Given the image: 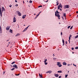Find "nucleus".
<instances>
[{"instance_id":"f257e3e1","label":"nucleus","mask_w":78,"mask_h":78,"mask_svg":"<svg viewBox=\"0 0 78 78\" xmlns=\"http://www.w3.org/2000/svg\"><path fill=\"white\" fill-rule=\"evenodd\" d=\"M57 65L59 67H61L62 66V65H61V63L60 62H57Z\"/></svg>"},{"instance_id":"f03ea898","label":"nucleus","mask_w":78,"mask_h":78,"mask_svg":"<svg viewBox=\"0 0 78 78\" xmlns=\"http://www.w3.org/2000/svg\"><path fill=\"white\" fill-rule=\"evenodd\" d=\"M17 12L18 13V15L19 16H21V13L20 12H19V11H17Z\"/></svg>"},{"instance_id":"7ed1b4c3","label":"nucleus","mask_w":78,"mask_h":78,"mask_svg":"<svg viewBox=\"0 0 78 78\" xmlns=\"http://www.w3.org/2000/svg\"><path fill=\"white\" fill-rule=\"evenodd\" d=\"M0 14L1 17H2V9H1V8H0Z\"/></svg>"},{"instance_id":"20e7f679","label":"nucleus","mask_w":78,"mask_h":78,"mask_svg":"<svg viewBox=\"0 0 78 78\" xmlns=\"http://www.w3.org/2000/svg\"><path fill=\"white\" fill-rule=\"evenodd\" d=\"M13 67H15V68L16 69H17V68H18V67H17V66L16 64H14V65H13Z\"/></svg>"},{"instance_id":"39448f33","label":"nucleus","mask_w":78,"mask_h":78,"mask_svg":"<svg viewBox=\"0 0 78 78\" xmlns=\"http://www.w3.org/2000/svg\"><path fill=\"white\" fill-rule=\"evenodd\" d=\"M65 8L66 9L69 8V5H65Z\"/></svg>"},{"instance_id":"423d86ee","label":"nucleus","mask_w":78,"mask_h":78,"mask_svg":"<svg viewBox=\"0 0 78 78\" xmlns=\"http://www.w3.org/2000/svg\"><path fill=\"white\" fill-rule=\"evenodd\" d=\"M58 9H60V8H62V6L61 5H58Z\"/></svg>"},{"instance_id":"0eeeda50","label":"nucleus","mask_w":78,"mask_h":78,"mask_svg":"<svg viewBox=\"0 0 78 78\" xmlns=\"http://www.w3.org/2000/svg\"><path fill=\"white\" fill-rule=\"evenodd\" d=\"M10 28V26L7 27L6 28V30H7V31H8V30H9Z\"/></svg>"},{"instance_id":"6e6552de","label":"nucleus","mask_w":78,"mask_h":78,"mask_svg":"<svg viewBox=\"0 0 78 78\" xmlns=\"http://www.w3.org/2000/svg\"><path fill=\"white\" fill-rule=\"evenodd\" d=\"M5 11V9L3 7H2V12H3V11Z\"/></svg>"},{"instance_id":"1a4fd4ad","label":"nucleus","mask_w":78,"mask_h":78,"mask_svg":"<svg viewBox=\"0 0 78 78\" xmlns=\"http://www.w3.org/2000/svg\"><path fill=\"white\" fill-rule=\"evenodd\" d=\"M13 22H16V17H14L13 18Z\"/></svg>"},{"instance_id":"9d476101","label":"nucleus","mask_w":78,"mask_h":78,"mask_svg":"<svg viewBox=\"0 0 78 78\" xmlns=\"http://www.w3.org/2000/svg\"><path fill=\"white\" fill-rule=\"evenodd\" d=\"M0 33H2V27H1V26H0Z\"/></svg>"},{"instance_id":"9b49d317","label":"nucleus","mask_w":78,"mask_h":78,"mask_svg":"<svg viewBox=\"0 0 78 78\" xmlns=\"http://www.w3.org/2000/svg\"><path fill=\"white\" fill-rule=\"evenodd\" d=\"M52 71L51 70H49L47 72H46V73H51L52 72Z\"/></svg>"},{"instance_id":"f8f14e48","label":"nucleus","mask_w":78,"mask_h":78,"mask_svg":"<svg viewBox=\"0 0 78 78\" xmlns=\"http://www.w3.org/2000/svg\"><path fill=\"white\" fill-rule=\"evenodd\" d=\"M26 16L27 15H23L22 16L23 19H25V17H26Z\"/></svg>"},{"instance_id":"ddd939ff","label":"nucleus","mask_w":78,"mask_h":78,"mask_svg":"<svg viewBox=\"0 0 78 78\" xmlns=\"http://www.w3.org/2000/svg\"><path fill=\"white\" fill-rule=\"evenodd\" d=\"M63 64L64 66H66V65H67V63H66V62H63Z\"/></svg>"},{"instance_id":"4468645a","label":"nucleus","mask_w":78,"mask_h":78,"mask_svg":"<svg viewBox=\"0 0 78 78\" xmlns=\"http://www.w3.org/2000/svg\"><path fill=\"white\" fill-rule=\"evenodd\" d=\"M55 77H57V78H58V77L59 76V75L58 74H55Z\"/></svg>"},{"instance_id":"2eb2a0df","label":"nucleus","mask_w":78,"mask_h":78,"mask_svg":"<svg viewBox=\"0 0 78 78\" xmlns=\"http://www.w3.org/2000/svg\"><path fill=\"white\" fill-rule=\"evenodd\" d=\"M57 16L58 17H60V15H59V14L58 13L57 14Z\"/></svg>"},{"instance_id":"dca6fc26","label":"nucleus","mask_w":78,"mask_h":78,"mask_svg":"<svg viewBox=\"0 0 78 78\" xmlns=\"http://www.w3.org/2000/svg\"><path fill=\"white\" fill-rule=\"evenodd\" d=\"M72 35H70V36L69 37V40H70V39H71V37H72Z\"/></svg>"},{"instance_id":"f3484780","label":"nucleus","mask_w":78,"mask_h":78,"mask_svg":"<svg viewBox=\"0 0 78 78\" xmlns=\"http://www.w3.org/2000/svg\"><path fill=\"white\" fill-rule=\"evenodd\" d=\"M19 34H17L16 36V37H17L18 36H19Z\"/></svg>"},{"instance_id":"a211bd4d","label":"nucleus","mask_w":78,"mask_h":78,"mask_svg":"<svg viewBox=\"0 0 78 78\" xmlns=\"http://www.w3.org/2000/svg\"><path fill=\"white\" fill-rule=\"evenodd\" d=\"M57 72L58 73H62V71H58Z\"/></svg>"},{"instance_id":"6ab92c4d","label":"nucleus","mask_w":78,"mask_h":78,"mask_svg":"<svg viewBox=\"0 0 78 78\" xmlns=\"http://www.w3.org/2000/svg\"><path fill=\"white\" fill-rule=\"evenodd\" d=\"M47 59L46 58L45 59V60L44 61V62H47Z\"/></svg>"},{"instance_id":"aec40b11","label":"nucleus","mask_w":78,"mask_h":78,"mask_svg":"<svg viewBox=\"0 0 78 78\" xmlns=\"http://www.w3.org/2000/svg\"><path fill=\"white\" fill-rule=\"evenodd\" d=\"M63 16L65 17H66V13H64H64H63Z\"/></svg>"},{"instance_id":"412c9836","label":"nucleus","mask_w":78,"mask_h":78,"mask_svg":"<svg viewBox=\"0 0 78 78\" xmlns=\"http://www.w3.org/2000/svg\"><path fill=\"white\" fill-rule=\"evenodd\" d=\"M39 75L40 77H41V78H42V76L41 75H40V74H39Z\"/></svg>"},{"instance_id":"4be33fe9","label":"nucleus","mask_w":78,"mask_h":78,"mask_svg":"<svg viewBox=\"0 0 78 78\" xmlns=\"http://www.w3.org/2000/svg\"><path fill=\"white\" fill-rule=\"evenodd\" d=\"M53 60H54V61H56V58H53Z\"/></svg>"},{"instance_id":"5701e85b","label":"nucleus","mask_w":78,"mask_h":78,"mask_svg":"<svg viewBox=\"0 0 78 78\" xmlns=\"http://www.w3.org/2000/svg\"><path fill=\"white\" fill-rule=\"evenodd\" d=\"M27 30V29L26 28H25L24 30L23 31H26Z\"/></svg>"},{"instance_id":"b1692460","label":"nucleus","mask_w":78,"mask_h":78,"mask_svg":"<svg viewBox=\"0 0 78 78\" xmlns=\"http://www.w3.org/2000/svg\"><path fill=\"white\" fill-rule=\"evenodd\" d=\"M78 35H76L75 37V39H76V38H78Z\"/></svg>"},{"instance_id":"393cba45","label":"nucleus","mask_w":78,"mask_h":78,"mask_svg":"<svg viewBox=\"0 0 78 78\" xmlns=\"http://www.w3.org/2000/svg\"><path fill=\"white\" fill-rule=\"evenodd\" d=\"M39 16V13L37 15L36 17V18H37V17H38V16Z\"/></svg>"},{"instance_id":"a878e982","label":"nucleus","mask_w":78,"mask_h":78,"mask_svg":"<svg viewBox=\"0 0 78 78\" xmlns=\"http://www.w3.org/2000/svg\"><path fill=\"white\" fill-rule=\"evenodd\" d=\"M33 2V1H29V3H32Z\"/></svg>"},{"instance_id":"bb28decb","label":"nucleus","mask_w":78,"mask_h":78,"mask_svg":"<svg viewBox=\"0 0 78 78\" xmlns=\"http://www.w3.org/2000/svg\"><path fill=\"white\" fill-rule=\"evenodd\" d=\"M70 27H71L70 26H68L67 28L68 29H69L70 28Z\"/></svg>"},{"instance_id":"cd10ccee","label":"nucleus","mask_w":78,"mask_h":78,"mask_svg":"<svg viewBox=\"0 0 78 78\" xmlns=\"http://www.w3.org/2000/svg\"><path fill=\"white\" fill-rule=\"evenodd\" d=\"M44 64L45 65H47V64H48V62H44Z\"/></svg>"},{"instance_id":"c85d7f7f","label":"nucleus","mask_w":78,"mask_h":78,"mask_svg":"<svg viewBox=\"0 0 78 78\" xmlns=\"http://www.w3.org/2000/svg\"><path fill=\"white\" fill-rule=\"evenodd\" d=\"M10 32H11V33H12V30H10Z\"/></svg>"},{"instance_id":"c756f323","label":"nucleus","mask_w":78,"mask_h":78,"mask_svg":"<svg viewBox=\"0 0 78 78\" xmlns=\"http://www.w3.org/2000/svg\"><path fill=\"white\" fill-rule=\"evenodd\" d=\"M55 12V15L56 16H57V14L56 13V12Z\"/></svg>"},{"instance_id":"7c9ffc66","label":"nucleus","mask_w":78,"mask_h":78,"mask_svg":"<svg viewBox=\"0 0 78 78\" xmlns=\"http://www.w3.org/2000/svg\"><path fill=\"white\" fill-rule=\"evenodd\" d=\"M14 69H15V68H13L12 69H11V70H14Z\"/></svg>"},{"instance_id":"2f4dec72","label":"nucleus","mask_w":78,"mask_h":78,"mask_svg":"<svg viewBox=\"0 0 78 78\" xmlns=\"http://www.w3.org/2000/svg\"><path fill=\"white\" fill-rule=\"evenodd\" d=\"M14 63H15V62H13L11 64H14Z\"/></svg>"},{"instance_id":"473e14b6","label":"nucleus","mask_w":78,"mask_h":78,"mask_svg":"<svg viewBox=\"0 0 78 78\" xmlns=\"http://www.w3.org/2000/svg\"><path fill=\"white\" fill-rule=\"evenodd\" d=\"M62 41L63 44H64V40H62Z\"/></svg>"},{"instance_id":"72a5a7b5","label":"nucleus","mask_w":78,"mask_h":78,"mask_svg":"<svg viewBox=\"0 0 78 78\" xmlns=\"http://www.w3.org/2000/svg\"><path fill=\"white\" fill-rule=\"evenodd\" d=\"M67 76H68V75H65V78H67Z\"/></svg>"},{"instance_id":"f704fd0d","label":"nucleus","mask_w":78,"mask_h":78,"mask_svg":"<svg viewBox=\"0 0 78 78\" xmlns=\"http://www.w3.org/2000/svg\"><path fill=\"white\" fill-rule=\"evenodd\" d=\"M56 12L57 13H58V14L59 13V12H58V10H56Z\"/></svg>"},{"instance_id":"c9c22d12","label":"nucleus","mask_w":78,"mask_h":78,"mask_svg":"<svg viewBox=\"0 0 78 78\" xmlns=\"http://www.w3.org/2000/svg\"><path fill=\"white\" fill-rule=\"evenodd\" d=\"M73 28V26H72V27H71L70 28V30H72V28Z\"/></svg>"},{"instance_id":"e433bc0d","label":"nucleus","mask_w":78,"mask_h":78,"mask_svg":"<svg viewBox=\"0 0 78 78\" xmlns=\"http://www.w3.org/2000/svg\"><path fill=\"white\" fill-rule=\"evenodd\" d=\"M42 6H41V5H39L38 6V8H40V7H42Z\"/></svg>"},{"instance_id":"4c0bfd02","label":"nucleus","mask_w":78,"mask_h":78,"mask_svg":"<svg viewBox=\"0 0 78 78\" xmlns=\"http://www.w3.org/2000/svg\"><path fill=\"white\" fill-rule=\"evenodd\" d=\"M30 26H28L26 28L27 29H28V27H30Z\"/></svg>"},{"instance_id":"58836bf2","label":"nucleus","mask_w":78,"mask_h":78,"mask_svg":"<svg viewBox=\"0 0 78 78\" xmlns=\"http://www.w3.org/2000/svg\"><path fill=\"white\" fill-rule=\"evenodd\" d=\"M75 49H78V47H76L75 48Z\"/></svg>"},{"instance_id":"ea45409f","label":"nucleus","mask_w":78,"mask_h":78,"mask_svg":"<svg viewBox=\"0 0 78 78\" xmlns=\"http://www.w3.org/2000/svg\"><path fill=\"white\" fill-rule=\"evenodd\" d=\"M74 49V48H72V50H73Z\"/></svg>"},{"instance_id":"a19ab883","label":"nucleus","mask_w":78,"mask_h":78,"mask_svg":"<svg viewBox=\"0 0 78 78\" xmlns=\"http://www.w3.org/2000/svg\"><path fill=\"white\" fill-rule=\"evenodd\" d=\"M73 66H74L75 67H76V65H74V64H73Z\"/></svg>"},{"instance_id":"79ce46f5","label":"nucleus","mask_w":78,"mask_h":78,"mask_svg":"<svg viewBox=\"0 0 78 78\" xmlns=\"http://www.w3.org/2000/svg\"><path fill=\"white\" fill-rule=\"evenodd\" d=\"M70 40H69H69L68 41L69 42V44H70Z\"/></svg>"},{"instance_id":"37998d69","label":"nucleus","mask_w":78,"mask_h":78,"mask_svg":"<svg viewBox=\"0 0 78 78\" xmlns=\"http://www.w3.org/2000/svg\"><path fill=\"white\" fill-rule=\"evenodd\" d=\"M11 6H12V5H10L9 6V7H10V8H11Z\"/></svg>"},{"instance_id":"c03bdc74","label":"nucleus","mask_w":78,"mask_h":78,"mask_svg":"<svg viewBox=\"0 0 78 78\" xmlns=\"http://www.w3.org/2000/svg\"><path fill=\"white\" fill-rule=\"evenodd\" d=\"M61 76H60L58 77L59 78H61Z\"/></svg>"},{"instance_id":"a18cd8bd","label":"nucleus","mask_w":78,"mask_h":78,"mask_svg":"<svg viewBox=\"0 0 78 78\" xmlns=\"http://www.w3.org/2000/svg\"><path fill=\"white\" fill-rule=\"evenodd\" d=\"M15 6H18V5L16 4V5H15Z\"/></svg>"},{"instance_id":"49530a36","label":"nucleus","mask_w":78,"mask_h":78,"mask_svg":"<svg viewBox=\"0 0 78 78\" xmlns=\"http://www.w3.org/2000/svg\"><path fill=\"white\" fill-rule=\"evenodd\" d=\"M65 43L66 44H67V41H66Z\"/></svg>"},{"instance_id":"de8ad7c7","label":"nucleus","mask_w":78,"mask_h":78,"mask_svg":"<svg viewBox=\"0 0 78 78\" xmlns=\"http://www.w3.org/2000/svg\"><path fill=\"white\" fill-rule=\"evenodd\" d=\"M61 35H62V32H61Z\"/></svg>"},{"instance_id":"09e8293b","label":"nucleus","mask_w":78,"mask_h":78,"mask_svg":"<svg viewBox=\"0 0 78 78\" xmlns=\"http://www.w3.org/2000/svg\"><path fill=\"white\" fill-rule=\"evenodd\" d=\"M48 2V0H47L46 2H46L47 3V2Z\"/></svg>"},{"instance_id":"8fccbe9b","label":"nucleus","mask_w":78,"mask_h":78,"mask_svg":"<svg viewBox=\"0 0 78 78\" xmlns=\"http://www.w3.org/2000/svg\"><path fill=\"white\" fill-rule=\"evenodd\" d=\"M59 5V3H57L56 4V6H58Z\"/></svg>"},{"instance_id":"3c124183","label":"nucleus","mask_w":78,"mask_h":78,"mask_svg":"<svg viewBox=\"0 0 78 78\" xmlns=\"http://www.w3.org/2000/svg\"><path fill=\"white\" fill-rule=\"evenodd\" d=\"M59 5L61 6V3H60Z\"/></svg>"},{"instance_id":"603ef678","label":"nucleus","mask_w":78,"mask_h":78,"mask_svg":"<svg viewBox=\"0 0 78 78\" xmlns=\"http://www.w3.org/2000/svg\"><path fill=\"white\" fill-rule=\"evenodd\" d=\"M9 41V40L8 39L6 41L7 42H8Z\"/></svg>"},{"instance_id":"864d4df0","label":"nucleus","mask_w":78,"mask_h":78,"mask_svg":"<svg viewBox=\"0 0 78 78\" xmlns=\"http://www.w3.org/2000/svg\"><path fill=\"white\" fill-rule=\"evenodd\" d=\"M15 2H17V0H15Z\"/></svg>"},{"instance_id":"5fc2aeb1","label":"nucleus","mask_w":78,"mask_h":78,"mask_svg":"<svg viewBox=\"0 0 78 78\" xmlns=\"http://www.w3.org/2000/svg\"><path fill=\"white\" fill-rule=\"evenodd\" d=\"M20 75V74H18L17 75V76H19Z\"/></svg>"},{"instance_id":"6e6d98bb","label":"nucleus","mask_w":78,"mask_h":78,"mask_svg":"<svg viewBox=\"0 0 78 78\" xmlns=\"http://www.w3.org/2000/svg\"><path fill=\"white\" fill-rule=\"evenodd\" d=\"M55 54H53V56H55Z\"/></svg>"},{"instance_id":"4d7b16f0","label":"nucleus","mask_w":78,"mask_h":78,"mask_svg":"<svg viewBox=\"0 0 78 78\" xmlns=\"http://www.w3.org/2000/svg\"><path fill=\"white\" fill-rule=\"evenodd\" d=\"M76 13L77 14H78V11L76 12Z\"/></svg>"},{"instance_id":"13d9d810","label":"nucleus","mask_w":78,"mask_h":78,"mask_svg":"<svg viewBox=\"0 0 78 78\" xmlns=\"http://www.w3.org/2000/svg\"><path fill=\"white\" fill-rule=\"evenodd\" d=\"M56 3L57 4L59 3H58V2H57Z\"/></svg>"},{"instance_id":"bf43d9fd","label":"nucleus","mask_w":78,"mask_h":78,"mask_svg":"<svg viewBox=\"0 0 78 78\" xmlns=\"http://www.w3.org/2000/svg\"><path fill=\"white\" fill-rule=\"evenodd\" d=\"M3 73L4 74H5V72H3Z\"/></svg>"},{"instance_id":"052dcab7","label":"nucleus","mask_w":78,"mask_h":78,"mask_svg":"<svg viewBox=\"0 0 78 78\" xmlns=\"http://www.w3.org/2000/svg\"><path fill=\"white\" fill-rule=\"evenodd\" d=\"M68 66H70V65H69V64H68Z\"/></svg>"},{"instance_id":"680f3d73","label":"nucleus","mask_w":78,"mask_h":78,"mask_svg":"<svg viewBox=\"0 0 78 78\" xmlns=\"http://www.w3.org/2000/svg\"><path fill=\"white\" fill-rule=\"evenodd\" d=\"M40 13H41V12H40L39 13V14H40Z\"/></svg>"},{"instance_id":"e2e57ef3","label":"nucleus","mask_w":78,"mask_h":78,"mask_svg":"<svg viewBox=\"0 0 78 78\" xmlns=\"http://www.w3.org/2000/svg\"><path fill=\"white\" fill-rule=\"evenodd\" d=\"M64 45H65V44H64L63 43V45L64 46Z\"/></svg>"},{"instance_id":"0e129e2a","label":"nucleus","mask_w":78,"mask_h":78,"mask_svg":"<svg viewBox=\"0 0 78 78\" xmlns=\"http://www.w3.org/2000/svg\"><path fill=\"white\" fill-rule=\"evenodd\" d=\"M15 75H16V76H17V74H15Z\"/></svg>"},{"instance_id":"69168bd1","label":"nucleus","mask_w":78,"mask_h":78,"mask_svg":"<svg viewBox=\"0 0 78 78\" xmlns=\"http://www.w3.org/2000/svg\"><path fill=\"white\" fill-rule=\"evenodd\" d=\"M60 9V11H62V9Z\"/></svg>"},{"instance_id":"338daca9","label":"nucleus","mask_w":78,"mask_h":78,"mask_svg":"<svg viewBox=\"0 0 78 78\" xmlns=\"http://www.w3.org/2000/svg\"><path fill=\"white\" fill-rule=\"evenodd\" d=\"M58 19H60V18H59V17H58Z\"/></svg>"},{"instance_id":"774afa93","label":"nucleus","mask_w":78,"mask_h":78,"mask_svg":"<svg viewBox=\"0 0 78 78\" xmlns=\"http://www.w3.org/2000/svg\"><path fill=\"white\" fill-rule=\"evenodd\" d=\"M59 24H61V23H59Z\"/></svg>"}]
</instances>
